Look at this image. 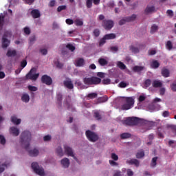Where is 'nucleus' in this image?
<instances>
[{
  "label": "nucleus",
  "mask_w": 176,
  "mask_h": 176,
  "mask_svg": "<svg viewBox=\"0 0 176 176\" xmlns=\"http://www.w3.org/2000/svg\"><path fill=\"white\" fill-rule=\"evenodd\" d=\"M21 142L23 148L28 151L29 156L32 157H36L39 155V150L38 148L30 149V144L31 142V132L29 131H24L21 135Z\"/></svg>",
  "instance_id": "obj_1"
},
{
  "label": "nucleus",
  "mask_w": 176,
  "mask_h": 176,
  "mask_svg": "<svg viewBox=\"0 0 176 176\" xmlns=\"http://www.w3.org/2000/svg\"><path fill=\"white\" fill-rule=\"evenodd\" d=\"M141 119L138 117H128L125 120L122 121V124L125 126H137L140 124Z\"/></svg>",
  "instance_id": "obj_2"
},
{
  "label": "nucleus",
  "mask_w": 176,
  "mask_h": 176,
  "mask_svg": "<svg viewBox=\"0 0 176 176\" xmlns=\"http://www.w3.org/2000/svg\"><path fill=\"white\" fill-rule=\"evenodd\" d=\"M83 82L85 85L90 86L91 85H100L101 83V78L98 77H85L83 78Z\"/></svg>",
  "instance_id": "obj_3"
},
{
  "label": "nucleus",
  "mask_w": 176,
  "mask_h": 176,
  "mask_svg": "<svg viewBox=\"0 0 176 176\" xmlns=\"http://www.w3.org/2000/svg\"><path fill=\"white\" fill-rule=\"evenodd\" d=\"M85 135L88 141H90V142H97V141H98L100 139V137H98V135L96 132L90 130L86 131Z\"/></svg>",
  "instance_id": "obj_4"
},
{
  "label": "nucleus",
  "mask_w": 176,
  "mask_h": 176,
  "mask_svg": "<svg viewBox=\"0 0 176 176\" xmlns=\"http://www.w3.org/2000/svg\"><path fill=\"white\" fill-rule=\"evenodd\" d=\"M32 168L36 174L40 176H45V169L39 166L38 162H33L32 164Z\"/></svg>",
  "instance_id": "obj_5"
},
{
  "label": "nucleus",
  "mask_w": 176,
  "mask_h": 176,
  "mask_svg": "<svg viewBox=\"0 0 176 176\" xmlns=\"http://www.w3.org/2000/svg\"><path fill=\"white\" fill-rule=\"evenodd\" d=\"M35 72H36V69H35V67L32 68L26 74L25 80L30 79V80H36V79L39 78V73L35 74Z\"/></svg>",
  "instance_id": "obj_6"
},
{
  "label": "nucleus",
  "mask_w": 176,
  "mask_h": 176,
  "mask_svg": "<svg viewBox=\"0 0 176 176\" xmlns=\"http://www.w3.org/2000/svg\"><path fill=\"white\" fill-rule=\"evenodd\" d=\"M126 102L122 106V109L123 111H128V109H131L134 107V98L129 97L126 98Z\"/></svg>",
  "instance_id": "obj_7"
},
{
  "label": "nucleus",
  "mask_w": 176,
  "mask_h": 176,
  "mask_svg": "<svg viewBox=\"0 0 176 176\" xmlns=\"http://www.w3.org/2000/svg\"><path fill=\"white\" fill-rule=\"evenodd\" d=\"M113 25H115V23H113V21L111 19H105L102 22V27H103V28H104V30L107 31L112 30V28H113Z\"/></svg>",
  "instance_id": "obj_8"
},
{
  "label": "nucleus",
  "mask_w": 176,
  "mask_h": 176,
  "mask_svg": "<svg viewBox=\"0 0 176 176\" xmlns=\"http://www.w3.org/2000/svg\"><path fill=\"white\" fill-rule=\"evenodd\" d=\"M41 80L42 83L46 85L47 86H52L53 84V79L47 74L43 75Z\"/></svg>",
  "instance_id": "obj_9"
},
{
  "label": "nucleus",
  "mask_w": 176,
  "mask_h": 176,
  "mask_svg": "<svg viewBox=\"0 0 176 176\" xmlns=\"http://www.w3.org/2000/svg\"><path fill=\"white\" fill-rule=\"evenodd\" d=\"M64 149L65 153H66L67 156H71L72 157H74L75 160H78V158H76V157H75V155H74V151L72 150V148L69 147V146L65 145Z\"/></svg>",
  "instance_id": "obj_10"
},
{
  "label": "nucleus",
  "mask_w": 176,
  "mask_h": 176,
  "mask_svg": "<svg viewBox=\"0 0 176 176\" xmlns=\"http://www.w3.org/2000/svg\"><path fill=\"white\" fill-rule=\"evenodd\" d=\"M63 85L65 87H67V89H69V90L74 89V83H72V80H71V78H66V80L63 81Z\"/></svg>",
  "instance_id": "obj_11"
},
{
  "label": "nucleus",
  "mask_w": 176,
  "mask_h": 176,
  "mask_svg": "<svg viewBox=\"0 0 176 176\" xmlns=\"http://www.w3.org/2000/svg\"><path fill=\"white\" fill-rule=\"evenodd\" d=\"M10 45V40H9L5 37H2L1 47H3V49H6V48L9 47Z\"/></svg>",
  "instance_id": "obj_12"
},
{
  "label": "nucleus",
  "mask_w": 176,
  "mask_h": 176,
  "mask_svg": "<svg viewBox=\"0 0 176 176\" xmlns=\"http://www.w3.org/2000/svg\"><path fill=\"white\" fill-rule=\"evenodd\" d=\"M10 134L14 135V137H17L20 134V130L15 126H12L10 128Z\"/></svg>",
  "instance_id": "obj_13"
},
{
  "label": "nucleus",
  "mask_w": 176,
  "mask_h": 176,
  "mask_svg": "<svg viewBox=\"0 0 176 176\" xmlns=\"http://www.w3.org/2000/svg\"><path fill=\"white\" fill-rule=\"evenodd\" d=\"M102 112L100 110H95L94 111V118L96 120H102Z\"/></svg>",
  "instance_id": "obj_14"
},
{
  "label": "nucleus",
  "mask_w": 176,
  "mask_h": 176,
  "mask_svg": "<svg viewBox=\"0 0 176 176\" xmlns=\"http://www.w3.org/2000/svg\"><path fill=\"white\" fill-rule=\"evenodd\" d=\"M126 164H131V166L134 165L135 167H140V161L137 159L127 160Z\"/></svg>",
  "instance_id": "obj_15"
},
{
  "label": "nucleus",
  "mask_w": 176,
  "mask_h": 176,
  "mask_svg": "<svg viewBox=\"0 0 176 176\" xmlns=\"http://www.w3.org/2000/svg\"><path fill=\"white\" fill-rule=\"evenodd\" d=\"M153 87H155V89H157L159 87H163V82L160 80H154L152 82Z\"/></svg>",
  "instance_id": "obj_16"
},
{
  "label": "nucleus",
  "mask_w": 176,
  "mask_h": 176,
  "mask_svg": "<svg viewBox=\"0 0 176 176\" xmlns=\"http://www.w3.org/2000/svg\"><path fill=\"white\" fill-rule=\"evenodd\" d=\"M31 16H32L33 19H39L41 17V12L38 9H34L30 12Z\"/></svg>",
  "instance_id": "obj_17"
},
{
  "label": "nucleus",
  "mask_w": 176,
  "mask_h": 176,
  "mask_svg": "<svg viewBox=\"0 0 176 176\" xmlns=\"http://www.w3.org/2000/svg\"><path fill=\"white\" fill-rule=\"evenodd\" d=\"M76 67H83L85 65V59L83 58H78L75 60Z\"/></svg>",
  "instance_id": "obj_18"
},
{
  "label": "nucleus",
  "mask_w": 176,
  "mask_h": 176,
  "mask_svg": "<svg viewBox=\"0 0 176 176\" xmlns=\"http://www.w3.org/2000/svg\"><path fill=\"white\" fill-rule=\"evenodd\" d=\"M60 163L64 168H68V167H69V159L67 157L61 160Z\"/></svg>",
  "instance_id": "obj_19"
},
{
  "label": "nucleus",
  "mask_w": 176,
  "mask_h": 176,
  "mask_svg": "<svg viewBox=\"0 0 176 176\" xmlns=\"http://www.w3.org/2000/svg\"><path fill=\"white\" fill-rule=\"evenodd\" d=\"M144 12L147 14L155 13L156 12V8H155V6H147Z\"/></svg>",
  "instance_id": "obj_20"
},
{
  "label": "nucleus",
  "mask_w": 176,
  "mask_h": 176,
  "mask_svg": "<svg viewBox=\"0 0 176 176\" xmlns=\"http://www.w3.org/2000/svg\"><path fill=\"white\" fill-rule=\"evenodd\" d=\"M17 54V51L16 50H8L6 53L7 57H14Z\"/></svg>",
  "instance_id": "obj_21"
},
{
  "label": "nucleus",
  "mask_w": 176,
  "mask_h": 176,
  "mask_svg": "<svg viewBox=\"0 0 176 176\" xmlns=\"http://www.w3.org/2000/svg\"><path fill=\"white\" fill-rule=\"evenodd\" d=\"M162 75L164 78H168V76H170V70H168V69H166L164 67L162 69Z\"/></svg>",
  "instance_id": "obj_22"
},
{
  "label": "nucleus",
  "mask_w": 176,
  "mask_h": 176,
  "mask_svg": "<svg viewBox=\"0 0 176 176\" xmlns=\"http://www.w3.org/2000/svg\"><path fill=\"white\" fill-rule=\"evenodd\" d=\"M98 63L101 67H105V65H108V60L107 59L100 58L98 59Z\"/></svg>",
  "instance_id": "obj_23"
},
{
  "label": "nucleus",
  "mask_w": 176,
  "mask_h": 176,
  "mask_svg": "<svg viewBox=\"0 0 176 176\" xmlns=\"http://www.w3.org/2000/svg\"><path fill=\"white\" fill-rule=\"evenodd\" d=\"M11 122L14 123V124H20L21 123V119H17L16 116L11 117Z\"/></svg>",
  "instance_id": "obj_24"
},
{
  "label": "nucleus",
  "mask_w": 176,
  "mask_h": 176,
  "mask_svg": "<svg viewBox=\"0 0 176 176\" xmlns=\"http://www.w3.org/2000/svg\"><path fill=\"white\" fill-rule=\"evenodd\" d=\"M126 19L127 23H131V21H135V19H137V14H133L131 16L125 17Z\"/></svg>",
  "instance_id": "obj_25"
},
{
  "label": "nucleus",
  "mask_w": 176,
  "mask_h": 176,
  "mask_svg": "<svg viewBox=\"0 0 176 176\" xmlns=\"http://www.w3.org/2000/svg\"><path fill=\"white\" fill-rule=\"evenodd\" d=\"M104 38L107 40L115 39L116 38V34H115L114 33H110V34L104 35Z\"/></svg>",
  "instance_id": "obj_26"
},
{
  "label": "nucleus",
  "mask_w": 176,
  "mask_h": 176,
  "mask_svg": "<svg viewBox=\"0 0 176 176\" xmlns=\"http://www.w3.org/2000/svg\"><path fill=\"white\" fill-rule=\"evenodd\" d=\"M21 100L23 102H30V95L28 94H25L21 97Z\"/></svg>",
  "instance_id": "obj_27"
},
{
  "label": "nucleus",
  "mask_w": 176,
  "mask_h": 176,
  "mask_svg": "<svg viewBox=\"0 0 176 176\" xmlns=\"http://www.w3.org/2000/svg\"><path fill=\"white\" fill-rule=\"evenodd\" d=\"M166 128H167V130H171L173 133H176V125L168 124H166Z\"/></svg>",
  "instance_id": "obj_28"
},
{
  "label": "nucleus",
  "mask_w": 176,
  "mask_h": 176,
  "mask_svg": "<svg viewBox=\"0 0 176 176\" xmlns=\"http://www.w3.org/2000/svg\"><path fill=\"white\" fill-rule=\"evenodd\" d=\"M145 67L144 66H135L133 68V71L134 72H141V71H144Z\"/></svg>",
  "instance_id": "obj_29"
},
{
  "label": "nucleus",
  "mask_w": 176,
  "mask_h": 176,
  "mask_svg": "<svg viewBox=\"0 0 176 176\" xmlns=\"http://www.w3.org/2000/svg\"><path fill=\"white\" fill-rule=\"evenodd\" d=\"M145 156V152L142 150L136 153V159H142Z\"/></svg>",
  "instance_id": "obj_30"
},
{
  "label": "nucleus",
  "mask_w": 176,
  "mask_h": 176,
  "mask_svg": "<svg viewBox=\"0 0 176 176\" xmlns=\"http://www.w3.org/2000/svg\"><path fill=\"white\" fill-rule=\"evenodd\" d=\"M56 153L58 156H64V152L63 151V148H61V146H59L56 148Z\"/></svg>",
  "instance_id": "obj_31"
},
{
  "label": "nucleus",
  "mask_w": 176,
  "mask_h": 176,
  "mask_svg": "<svg viewBox=\"0 0 176 176\" xmlns=\"http://www.w3.org/2000/svg\"><path fill=\"white\" fill-rule=\"evenodd\" d=\"M129 50L132 51V53H140V50L138 49V47H135L134 45H131L129 47Z\"/></svg>",
  "instance_id": "obj_32"
},
{
  "label": "nucleus",
  "mask_w": 176,
  "mask_h": 176,
  "mask_svg": "<svg viewBox=\"0 0 176 176\" xmlns=\"http://www.w3.org/2000/svg\"><path fill=\"white\" fill-rule=\"evenodd\" d=\"M74 24L76 25V27H80L83 25V21L82 19H76L74 21Z\"/></svg>",
  "instance_id": "obj_33"
},
{
  "label": "nucleus",
  "mask_w": 176,
  "mask_h": 176,
  "mask_svg": "<svg viewBox=\"0 0 176 176\" xmlns=\"http://www.w3.org/2000/svg\"><path fill=\"white\" fill-rule=\"evenodd\" d=\"M159 30V27L156 24H153L151 28V34H155Z\"/></svg>",
  "instance_id": "obj_34"
},
{
  "label": "nucleus",
  "mask_w": 176,
  "mask_h": 176,
  "mask_svg": "<svg viewBox=\"0 0 176 176\" xmlns=\"http://www.w3.org/2000/svg\"><path fill=\"white\" fill-rule=\"evenodd\" d=\"M157 157H154L151 160V167H153V168L156 167V165L157 164Z\"/></svg>",
  "instance_id": "obj_35"
},
{
  "label": "nucleus",
  "mask_w": 176,
  "mask_h": 176,
  "mask_svg": "<svg viewBox=\"0 0 176 176\" xmlns=\"http://www.w3.org/2000/svg\"><path fill=\"white\" fill-rule=\"evenodd\" d=\"M97 96H98L97 93L93 92V93L89 94L87 96V98H89L90 100H94V98H97Z\"/></svg>",
  "instance_id": "obj_36"
},
{
  "label": "nucleus",
  "mask_w": 176,
  "mask_h": 176,
  "mask_svg": "<svg viewBox=\"0 0 176 176\" xmlns=\"http://www.w3.org/2000/svg\"><path fill=\"white\" fill-rule=\"evenodd\" d=\"M166 48L167 49V50H172L173 49V43L171 42V41H168L165 45Z\"/></svg>",
  "instance_id": "obj_37"
},
{
  "label": "nucleus",
  "mask_w": 176,
  "mask_h": 176,
  "mask_svg": "<svg viewBox=\"0 0 176 176\" xmlns=\"http://www.w3.org/2000/svg\"><path fill=\"white\" fill-rule=\"evenodd\" d=\"M105 43H107V38L104 36L103 38H102L99 41V47H101V46H104V45H105Z\"/></svg>",
  "instance_id": "obj_38"
},
{
  "label": "nucleus",
  "mask_w": 176,
  "mask_h": 176,
  "mask_svg": "<svg viewBox=\"0 0 176 176\" xmlns=\"http://www.w3.org/2000/svg\"><path fill=\"white\" fill-rule=\"evenodd\" d=\"M130 137H131V134L129 133H124L120 135L122 140H126V138H130Z\"/></svg>",
  "instance_id": "obj_39"
},
{
  "label": "nucleus",
  "mask_w": 176,
  "mask_h": 176,
  "mask_svg": "<svg viewBox=\"0 0 176 176\" xmlns=\"http://www.w3.org/2000/svg\"><path fill=\"white\" fill-rule=\"evenodd\" d=\"M152 68H159L160 67V63L157 60H153L151 63Z\"/></svg>",
  "instance_id": "obj_40"
},
{
  "label": "nucleus",
  "mask_w": 176,
  "mask_h": 176,
  "mask_svg": "<svg viewBox=\"0 0 176 176\" xmlns=\"http://www.w3.org/2000/svg\"><path fill=\"white\" fill-rule=\"evenodd\" d=\"M2 38H12V32L10 31L5 32Z\"/></svg>",
  "instance_id": "obj_41"
},
{
  "label": "nucleus",
  "mask_w": 176,
  "mask_h": 176,
  "mask_svg": "<svg viewBox=\"0 0 176 176\" xmlns=\"http://www.w3.org/2000/svg\"><path fill=\"white\" fill-rule=\"evenodd\" d=\"M66 49H68L70 52H75V46L71 43H68L66 45Z\"/></svg>",
  "instance_id": "obj_42"
},
{
  "label": "nucleus",
  "mask_w": 176,
  "mask_h": 176,
  "mask_svg": "<svg viewBox=\"0 0 176 176\" xmlns=\"http://www.w3.org/2000/svg\"><path fill=\"white\" fill-rule=\"evenodd\" d=\"M86 6L87 9H90L93 7V0H86Z\"/></svg>",
  "instance_id": "obj_43"
},
{
  "label": "nucleus",
  "mask_w": 176,
  "mask_h": 176,
  "mask_svg": "<svg viewBox=\"0 0 176 176\" xmlns=\"http://www.w3.org/2000/svg\"><path fill=\"white\" fill-rule=\"evenodd\" d=\"M151 85H152V80H151V79H146L144 81V87H146V88L149 87V86H151Z\"/></svg>",
  "instance_id": "obj_44"
},
{
  "label": "nucleus",
  "mask_w": 176,
  "mask_h": 176,
  "mask_svg": "<svg viewBox=\"0 0 176 176\" xmlns=\"http://www.w3.org/2000/svg\"><path fill=\"white\" fill-rule=\"evenodd\" d=\"M99 102H107L108 101V98L107 96L100 97L98 98Z\"/></svg>",
  "instance_id": "obj_45"
},
{
  "label": "nucleus",
  "mask_w": 176,
  "mask_h": 176,
  "mask_svg": "<svg viewBox=\"0 0 176 176\" xmlns=\"http://www.w3.org/2000/svg\"><path fill=\"white\" fill-rule=\"evenodd\" d=\"M0 144L1 145H5L6 144V139L5 138V136L0 135Z\"/></svg>",
  "instance_id": "obj_46"
},
{
  "label": "nucleus",
  "mask_w": 176,
  "mask_h": 176,
  "mask_svg": "<svg viewBox=\"0 0 176 176\" xmlns=\"http://www.w3.org/2000/svg\"><path fill=\"white\" fill-rule=\"evenodd\" d=\"M117 65L121 69H126V65H124V63H123L122 62H118Z\"/></svg>",
  "instance_id": "obj_47"
},
{
  "label": "nucleus",
  "mask_w": 176,
  "mask_h": 176,
  "mask_svg": "<svg viewBox=\"0 0 176 176\" xmlns=\"http://www.w3.org/2000/svg\"><path fill=\"white\" fill-rule=\"evenodd\" d=\"M28 90H30V91H37L38 90V87H35V86H32V85H29L28 87Z\"/></svg>",
  "instance_id": "obj_48"
},
{
  "label": "nucleus",
  "mask_w": 176,
  "mask_h": 176,
  "mask_svg": "<svg viewBox=\"0 0 176 176\" xmlns=\"http://www.w3.org/2000/svg\"><path fill=\"white\" fill-rule=\"evenodd\" d=\"M93 34L96 38H98L100 36V29H94Z\"/></svg>",
  "instance_id": "obj_49"
},
{
  "label": "nucleus",
  "mask_w": 176,
  "mask_h": 176,
  "mask_svg": "<svg viewBox=\"0 0 176 176\" xmlns=\"http://www.w3.org/2000/svg\"><path fill=\"white\" fill-rule=\"evenodd\" d=\"M5 21V14L3 13L0 14V25H2Z\"/></svg>",
  "instance_id": "obj_50"
},
{
  "label": "nucleus",
  "mask_w": 176,
  "mask_h": 176,
  "mask_svg": "<svg viewBox=\"0 0 176 176\" xmlns=\"http://www.w3.org/2000/svg\"><path fill=\"white\" fill-rule=\"evenodd\" d=\"M102 85H111V79L104 78L102 80Z\"/></svg>",
  "instance_id": "obj_51"
},
{
  "label": "nucleus",
  "mask_w": 176,
  "mask_h": 176,
  "mask_svg": "<svg viewBox=\"0 0 176 176\" xmlns=\"http://www.w3.org/2000/svg\"><path fill=\"white\" fill-rule=\"evenodd\" d=\"M126 23H127V19L124 17L118 22V24L119 25H124Z\"/></svg>",
  "instance_id": "obj_52"
},
{
  "label": "nucleus",
  "mask_w": 176,
  "mask_h": 176,
  "mask_svg": "<svg viewBox=\"0 0 176 176\" xmlns=\"http://www.w3.org/2000/svg\"><path fill=\"white\" fill-rule=\"evenodd\" d=\"M111 159H113V160L116 162V161L119 160V156H118V155H116V153H111Z\"/></svg>",
  "instance_id": "obj_53"
},
{
  "label": "nucleus",
  "mask_w": 176,
  "mask_h": 176,
  "mask_svg": "<svg viewBox=\"0 0 176 176\" xmlns=\"http://www.w3.org/2000/svg\"><path fill=\"white\" fill-rule=\"evenodd\" d=\"M67 9V6H60L57 8V12H63V10H65Z\"/></svg>",
  "instance_id": "obj_54"
},
{
  "label": "nucleus",
  "mask_w": 176,
  "mask_h": 176,
  "mask_svg": "<svg viewBox=\"0 0 176 176\" xmlns=\"http://www.w3.org/2000/svg\"><path fill=\"white\" fill-rule=\"evenodd\" d=\"M56 97H57V101L60 102V104H61L63 101V94L59 93L57 94Z\"/></svg>",
  "instance_id": "obj_55"
},
{
  "label": "nucleus",
  "mask_w": 176,
  "mask_h": 176,
  "mask_svg": "<svg viewBox=\"0 0 176 176\" xmlns=\"http://www.w3.org/2000/svg\"><path fill=\"white\" fill-rule=\"evenodd\" d=\"M24 33L26 35H30V34H31V29H30V28H28V27H25L24 28Z\"/></svg>",
  "instance_id": "obj_56"
},
{
  "label": "nucleus",
  "mask_w": 176,
  "mask_h": 176,
  "mask_svg": "<svg viewBox=\"0 0 176 176\" xmlns=\"http://www.w3.org/2000/svg\"><path fill=\"white\" fill-rule=\"evenodd\" d=\"M5 167H6V164H1L0 163V174H1V173H3V171H5Z\"/></svg>",
  "instance_id": "obj_57"
},
{
  "label": "nucleus",
  "mask_w": 176,
  "mask_h": 176,
  "mask_svg": "<svg viewBox=\"0 0 176 176\" xmlns=\"http://www.w3.org/2000/svg\"><path fill=\"white\" fill-rule=\"evenodd\" d=\"M65 23L66 24H67L68 25H72V24H74V20L71 19H67L65 20Z\"/></svg>",
  "instance_id": "obj_58"
},
{
  "label": "nucleus",
  "mask_w": 176,
  "mask_h": 176,
  "mask_svg": "<svg viewBox=\"0 0 176 176\" xmlns=\"http://www.w3.org/2000/svg\"><path fill=\"white\" fill-rule=\"evenodd\" d=\"M118 85L122 89H124V87H127V83L124 82V81L120 82Z\"/></svg>",
  "instance_id": "obj_59"
},
{
  "label": "nucleus",
  "mask_w": 176,
  "mask_h": 176,
  "mask_svg": "<svg viewBox=\"0 0 176 176\" xmlns=\"http://www.w3.org/2000/svg\"><path fill=\"white\" fill-rule=\"evenodd\" d=\"M162 116L164 118H168L170 116V111H164L163 113H162Z\"/></svg>",
  "instance_id": "obj_60"
},
{
  "label": "nucleus",
  "mask_w": 176,
  "mask_h": 176,
  "mask_svg": "<svg viewBox=\"0 0 176 176\" xmlns=\"http://www.w3.org/2000/svg\"><path fill=\"white\" fill-rule=\"evenodd\" d=\"M165 94H166V88L161 87L160 89V96H164Z\"/></svg>",
  "instance_id": "obj_61"
},
{
  "label": "nucleus",
  "mask_w": 176,
  "mask_h": 176,
  "mask_svg": "<svg viewBox=\"0 0 176 176\" xmlns=\"http://www.w3.org/2000/svg\"><path fill=\"white\" fill-rule=\"evenodd\" d=\"M21 67L22 68H25V67H27V60H23L21 62Z\"/></svg>",
  "instance_id": "obj_62"
},
{
  "label": "nucleus",
  "mask_w": 176,
  "mask_h": 176,
  "mask_svg": "<svg viewBox=\"0 0 176 176\" xmlns=\"http://www.w3.org/2000/svg\"><path fill=\"white\" fill-rule=\"evenodd\" d=\"M40 52L43 54V56H46V54H47V50L41 49Z\"/></svg>",
  "instance_id": "obj_63"
},
{
  "label": "nucleus",
  "mask_w": 176,
  "mask_h": 176,
  "mask_svg": "<svg viewBox=\"0 0 176 176\" xmlns=\"http://www.w3.org/2000/svg\"><path fill=\"white\" fill-rule=\"evenodd\" d=\"M170 87H171V90L173 91H176V84L175 83H173L171 85H170Z\"/></svg>",
  "instance_id": "obj_64"
}]
</instances>
